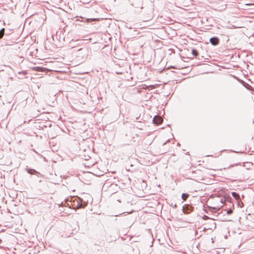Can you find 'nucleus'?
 <instances>
[{
    "instance_id": "nucleus-1",
    "label": "nucleus",
    "mask_w": 254,
    "mask_h": 254,
    "mask_svg": "<svg viewBox=\"0 0 254 254\" xmlns=\"http://www.w3.org/2000/svg\"><path fill=\"white\" fill-rule=\"evenodd\" d=\"M153 122L155 124L160 125L162 123L163 119L160 116L156 115L154 116Z\"/></svg>"
},
{
    "instance_id": "nucleus-2",
    "label": "nucleus",
    "mask_w": 254,
    "mask_h": 254,
    "mask_svg": "<svg viewBox=\"0 0 254 254\" xmlns=\"http://www.w3.org/2000/svg\"><path fill=\"white\" fill-rule=\"evenodd\" d=\"M210 43L213 46H216L219 44V39L217 37H213L210 39Z\"/></svg>"
},
{
    "instance_id": "nucleus-3",
    "label": "nucleus",
    "mask_w": 254,
    "mask_h": 254,
    "mask_svg": "<svg viewBox=\"0 0 254 254\" xmlns=\"http://www.w3.org/2000/svg\"><path fill=\"white\" fill-rule=\"evenodd\" d=\"M26 170L28 173L30 174L31 175H35L37 176H39V175H40V173L39 172L36 171L34 169H27Z\"/></svg>"
},
{
    "instance_id": "nucleus-4",
    "label": "nucleus",
    "mask_w": 254,
    "mask_h": 254,
    "mask_svg": "<svg viewBox=\"0 0 254 254\" xmlns=\"http://www.w3.org/2000/svg\"><path fill=\"white\" fill-rule=\"evenodd\" d=\"M232 195L237 200H239L240 199L239 194L236 192H232Z\"/></svg>"
},
{
    "instance_id": "nucleus-5",
    "label": "nucleus",
    "mask_w": 254,
    "mask_h": 254,
    "mask_svg": "<svg viewBox=\"0 0 254 254\" xmlns=\"http://www.w3.org/2000/svg\"><path fill=\"white\" fill-rule=\"evenodd\" d=\"M189 195L188 194V193H183L182 194V198L184 200H186L188 197H189Z\"/></svg>"
},
{
    "instance_id": "nucleus-6",
    "label": "nucleus",
    "mask_w": 254,
    "mask_h": 254,
    "mask_svg": "<svg viewBox=\"0 0 254 254\" xmlns=\"http://www.w3.org/2000/svg\"><path fill=\"white\" fill-rule=\"evenodd\" d=\"M191 53L195 57H196L198 55V52H197V50L195 49H192Z\"/></svg>"
},
{
    "instance_id": "nucleus-7",
    "label": "nucleus",
    "mask_w": 254,
    "mask_h": 254,
    "mask_svg": "<svg viewBox=\"0 0 254 254\" xmlns=\"http://www.w3.org/2000/svg\"><path fill=\"white\" fill-rule=\"evenodd\" d=\"M248 226L253 229H254V222H249L248 223Z\"/></svg>"
},
{
    "instance_id": "nucleus-8",
    "label": "nucleus",
    "mask_w": 254,
    "mask_h": 254,
    "mask_svg": "<svg viewBox=\"0 0 254 254\" xmlns=\"http://www.w3.org/2000/svg\"><path fill=\"white\" fill-rule=\"evenodd\" d=\"M4 28H2L0 30V39L2 38L3 35H4Z\"/></svg>"
},
{
    "instance_id": "nucleus-9",
    "label": "nucleus",
    "mask_w": 254,
    "mask_h": 254,
    "mask_svg": "<svg viewBox=\"0 0 254 254\" xmlns=\"http://www.w3.org/2000/svg\"><path fill=\"white\" fill-rule=\"evenodd\" d=\"M232 212H233L232 210V209H229V210L227 211V213L228 214H232Z\"/></svg>"
},
{
    "instance_id": "nucleus-10",
    "label": "nucleus",
    "mask_w": 254,
    "mask_h": 254,
    "mask_svg": "<svg viewBox=\"0 0 254 254\" xmlns=\"http://www.w3.org/2000/svg\"><path fill=\"white\" fill-rule=\"evenodd\" d=\"M220 202L222 204H224L225 202V199L224 198H221L220 200Z\"/></svg>"
},
{
    "instance_id": "nucleus-11",
    "label": "nucleus",
    "mask_w": 254,
    "mask_h": 254,
    "mask_svg": "<svg viewBox=\"0 0 254 254\" xmlns=\"http://www.w3.org/2000/svg\"><path fill=\"white\" fill-rule=\"evenodd\" d=\"M203 219L204 220H207V219H209V217H208V216H206V215H204V216L203 217Z\"/></svg>"
},
{
    "instance_id": "nucleus-12",
    "label": "nucleus",
    "mask_w": 254,
    "mask_h": 254,
    "mask_svg": "<svg viewBox=\"0 0 254 254\" xmlns=\"http://www.w3.org/2000/svg\"><path fill=\"white\" fill-rule=\"evenodd\" d=\"M77 206H78V208H82V207H83L82 204L81 203H80L79 204H78Z\"/></svg>"
},
{
    "instance_id": "nucleus-13",
    "label": "nucleus",
    "mask_w": 254,
    "mask_h": 254,
    "mask_svg": "<svg viewBox=\"0 0 254 254\" xmlns=\"http://www.w3.org/2000/svg\"><path fill=\"white\" fill-rule=\"evenodd\" d=\"M149 87L151 89H152L154 88V85H151L149 86Z\"/></svg>"
},
{
    "instance_id": "nucleus-14",
    "label": "nucleus",
    "mask_w": 254,
    "mask_h": 254,
    "mask_svg": "<svg viewBox=\"0 0 254 254\" xmlns=\"http://www.w3.org/2000/svg\"><path fill=\"white\" fill-rule=\"evenodd\" d=\"M5 44H6V45H11V44H10V43H5Z\"/></svg>"
}]
</instances>
